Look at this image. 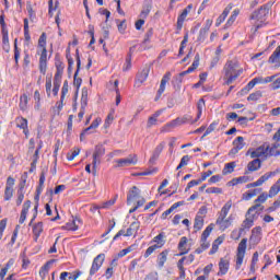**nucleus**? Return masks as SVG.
Returning <instances> with one entry per match:
<instances>
[{
	"label": "nucleus",
	"mask_w": 280,
	"mask_h": 280,
	"mask_svg": "<svg viewBox=\"0 0 280 280\" xmlns=\"http://www.w3.org/2000/svg\"><path fill=\"white\" fill-rule=\"evenodd\" d=\"M46 93L47 97H51V78L46 79Z\"/></svg>",
	"instance_id": "59"
},
{
	"label": "nucleus",
	"mask_w": 280,
	"mask_h": 280,
	"mask_svg": "<svg viewBox=\"0 0 280 280\" xmlns=\"http://www.w3.org/2000/svg\"><path fill=\"white\" fill-rule=\"evenodd\" d=\"M248 243V238H243L237 247L236 254V270L242 268V264H244V256L246 255V244Z\"/></svg>",
	"instance_id": "6"
},
{
	"label": "nucleus",
	"mask_w": 280,
	"mask_h": 280,
	"mask_svg": "<svg viewBox=\"0 0 280 280\" xmlns=\"http://www.w3.org/2000/svg\"><path fill=\"white\" fill-rule=\"evenodd\" d=\"M139 194H141V190L137 186H133L127 195V205H132V201L139 198Z\"/></svg>",
	"instance_id": "20"
},
{
	"label": "nucleus",
	"mask_w": 280,
	"mask_h": 280,
	"mask_svg": "<svg viewBox=\"0 0 280 280\" xmlns=\"http://www.w3.org/2000/svg\"><path fill=\"white\" fill-rule=\"evenodd\" d=\"M219 272L218 276L220 275H226L229 272V260L221 258L219 262Z\"/></svg>",
	"instance_id": "27"
},
{
	"label": "nucleus",
	"mask_w": 280,
	"mask_h": 280,
	"mask_svg": "<svg viewBox=\"0 0 280 280\" xmlns=\"http://www.w3.org/2000/svg\"><path fill=\"white\" fill-rule=\"evenodd\" d=\"M202 226H205V219L200 215H197L195 218L194 229H196L197 231H200Z\"/></svg>",
	"instance_id": "39"
},
{
	"label": "nucleus",
	"mask_w": 280,
	"mask_h": 280,
	"mask_svg": "<svg viewBox=\"0 0 280 280\" xmlns=\"http://www.w3.org/2000/svg\"><path fill=\"white\" fill-rule=\"evenodd\" d=\"M231 10H233V4H228V7L223 10L222 14L217 20V23H215L217 27L222 25V23H224Z\"/></svg>",
	"instance_id": "21"
},
{
	"label": "nucleus",
	"mask_w": 280,
	"mask_h": 280,
	"mask_svg": "<svg viewBox=\"0 0 280 280\" xmlns=\"http://www.w3.org/2000/svg\"><path fill=\"white\" fill-rule=\"evenodd\" d=\"M187 10H183L182 14L178 16L177 19V31L180 32V30H183V24L185 23V19H187Z\"/></svg>",
	"instance_id": "33"
},
{
	"label": "nucleus",
	"mask_w": 280,
	"mask_h": 280,
	"mask_svg": "<svg viewBox=\"0 0 280 280\" xmlns=\"http://www.w3.org/2000/svg\"><path fill=\"white\" fill-rule=\"evenodd\" d=\"M200 65V55H196L195 56V60L191 65V67H189L186 71L180 72L179 74L175 75L173 79V84L174 86H180V84H183V78H185V75L192 73V71H196V69H198V66Z\"/></svg>",
	"instance_id": "2"
},
{
	"label": "nucleus",
	"mask_w": 280,
	"mask_h": 280,
	"mask_svg": "<svg viewBox=\"0 0 280 280\" xmlns=\"http://www.w3.org/2000/svg\"><path fill=\"white\" fill-rule=\"evenodd\" d=\"M69 93V81H65L61 89V102H65V97Z\"/></svg>",
	"instance_id": "49"
},
{
	"label": "nucleus",
	"mask_w": 280,
	"mask_h": 280,
	"mask_svg": "<svg viewBox=\"0 0 280 280\" xmlns=\"http://www.w3.org/2000/svg\"><path fill=\"white\" fill-rule=\"evenodd\" d=\"M117 23V27H118V32H120V34H124V32H126V20H122L121 22H119V20H116Z\"/></svg>",
	"instance_id": "55"
},
{
	"label": "nucleus",
	"mask_w": 280,
	"mask_h": 280,
	"mask_svg": "<svg viewBox=\"0 0 280 280\" xmlns=\"http://www.w3.org/2000/svg\"><path fill=\"white\" fill-rule=\"evenodd\" d=\"M269 150H270V144L264 143L262 145L258 147L254 151L248 150L246 155L248 156L249 154L250 159H254V160L260 159V156L268 159V156H270Z\"/></svg>",
	"instance_id": "4"
},
{
	"label": "nucleus",
	"mask_w": 280,
	"mask_h": 280,
	"mask_svg": "<svg viewBox=\"0 0 280 280\" xmlns=\"http://www.w3.org/2000/svg\"><path fill=\"white\" fill-rule=\"evenodd\" d=\"M256 218H257V211L254 214H250V213L248 214V212H246L245 220L242 223V229H240V233H242L244 229H250L255 224Z\"/></svg>",
	"instance_id": "15"
},
{
	"label": "nucleus",
	"mask_w": 280,
	"mask_h": 280,
	"mask_svg": "<svg viewBox=\"0 0 280 280\" xmlns=\"http://www.w3.org/2000/svg\"><path fill=\"white\" fill-rule=\"evenodd\" d=\"M189 161H191V158L189 155H184L176 170H182V167L189 164Z\"/></svg>",
	"instance_id": "46"
},
{
	"label": "nucleus",
	"mask_w": 280,
	"mask_h": 280,
	"mask_svg": "<svg viewBox=\"0 0 280 280\" xmlns=\"http://www.w3.org/2000/svg\"><path fill=\"white\" fill-rule=\"evenodd\" d=\"M179 255H187L189 253V248L187 247V236H183L178 243Z\"/></svg>",
	"instance_id": "23"
},
{
	"label": "nucleus",
	"mask_w": 280,
	"mask_h": 280,
	"mask_svg": "<svg viewBox=\"0 0 280 280\" xmlns=\"http://www.w3.org/2000/svg\"><path fill=\"white\" fill-rule=\"evenodd\" d=\"M46 46H47V34L43 33L38 39V47H42V49H45Z\"/></svg>",
	"instance_id": "48"
},
{
	"label": "nucleus",
	"mask_w": 280,
	"mask_h": 280,
	"mask_svg": "<svg viewBox=\"0 0 280 280\" xmlns=\"http://www.w3.org/2000/svg\"><path fill=\"white\" fill-rule=\"evenodd\" d=\"M231 207H233V201L229 200L221 209L217 219V224L221 226V229H226L229 226V220H226V217L229 215V211H231Z\"/></svg>",
	"instance_id": "3"
},
{
	"label": "nucleus",
	"mask_w": 280,
	"mask_h": 280,
	"mask_svg": "<svg viewBox=\"0 0 280 280\" xmlns=\"http://www.w3.org/2000/svg\"><path fill=\"white\" fill-rule=\"evenodd\" d=\"M15 121H16L18 128H21L25 137H27L30 135V129L27 128V119L24 117H18Z\"/></svg>",
	"instance_id": "19"
},
{
	"label": "nucleus",
	"mask_w": 280,
	"mask_h": 280,
	"mask_svg": "<svg viewBox=\"0 0 280 280\" xmlns=\"http://www.w3.org/2000/svg\"><path fill=\"white\" fill-rule=\"evenodd\" d=\"M270 13V5L264 4L261 5L257 11H254L249 19L250 21H259L260 23H264L266 21V18Z\"/></svg>",
	"instance_id": "5"
},
{
	"label": "nucleus",
	"mask_w": 280,
	"mask_h": 280,
	"mask_svg": "<svg viewBox=\"0 0 280 280\" xmlns=\"http://www.w3.org/2000/svg\"><path fill=\"white\" fill-rule=\"evenodd\" d=\"M44 186H45V173L42 172L40 176H39V185L36 188V194L37 195L43 194V187Z\"/></svg>",
	"instance_id": "43"
},
{
	"label": "nucleus",
	"mask_w": 280,
	"mask_h": 280,
	"mask_svg": "<svg viewBox=\"0 0 280 280\" xmlns=\"http://www.w3.org/2000/svg\"><path fill=\"white\" fill-rule=\"evenodd\" d=\"M105 154L106 148H104V144H96L93 152L92 165H94V167H97V165L102 163V156H104Z\"/></svg>",
	"instance_id": "7"
},
{
	"label": "nucleus",
	"mask_w": 280,
	"mask_h": 280,
	"mask_svg": "<svg viewBox=\"0 0 280 280\" xmlns=\"http://www.w3.org/2000/svg\"><path fill=\"white\" fill-rule=\"evenodd\" d=\"M207 34H209L208 27H203L199 31V36L197 40L199 43H205V38H207Z\"/></svg>",
	"instance_id": "45"
},
{
	"label": "nucleus",
	"mask_w": 280,
	"mask_h": 280,
	"mask_svg": "<svg viewBox=\"0 0 280 280\" xmlns=\"http://www.w3.org/2000/svg\"><path fill=\"white\" fill-rule=\"evenodd\" d=\"M137 154H130L126 159L116 160V167H129V165H137Z\"/></svg>",
	"instance_id": "11"
},
{
	"label": "nucleus",
	"mask_w": 280,
	"mask_h": 280,
	"mask_svg": "<svg viewBox=\"0 0 280 280\" xmlns=\"http://www.w3.org/2000/svg\"><path fill=\"white\" fill-rule=\"evenodd\" d=\"M222 242H224V240L222 237H218L213 244H212V248L210 250V255H215V253H218V248L219 245L222 244Z\"/></svg>",
	"instance_id": "41"
},
{
	"label": "nucleus",
	"mask_w": 280,
	"mask_h": 280,
	"mask_svg": "<svg viewBox=\"0 0 280 280\" xmlns=\"http://www.w3.org/2000/svg\"><path fill=\"white\" fill-rule=\"evenodd\" d=\"M257 100H261V92H255L249 94V96L247 97L248 102H257Z\"/></svg>",
	"instance_id": "51"
},
{
	"label": "nucleus",
	"mask_w": 280,
	"mask_h": 280,
	"mask_svg": "<svg viewBox=\"0 0 280 280\" xmlns=\"http://www.w3.org/2000/svg\"><path fill=\"white\" fill-rule=\"evenodd\" d=\"M187 10H183L182 14L178 16L177 19V31L180 32V30H183V24L185 23V19H187Z\"/></svg>",
	"instance_id": "32"
},
{
	"label": "nucleus",
	"mask_w": 280,
	"mask_h": 280,
	"mask_svg": "<svg viewBox=\"0 0 280 280\" xmlns=\"http://www.w3.org/2000/svg\"><path fill=\"white\" fill-rule=\"evenodd\" d=\"M25 198V192H23V190H18V198H16V207H21V205L23 203V200Z\"/></svg>",
	"instance_id": "54"
},
{
	"label": "nucleus",
	"mask_w": 280,
	"mask_h": 280,
	"mask_svg": "<svg viewBox=\"0 0 280 280\" xmlns=\"http://www.w3.org/2000/svg\"><path fill=\"white\" fill-rule=\"evenodd\" d=\"M171 78H172V72H166L163 75V78L161 80L160 88H159L158 93L154 98L155 102H159L161 100V96L163 95V93H165V86H166L167 82H170Z\"/></svg>",
	"instance_id": "9"
},
{
	"label": "nucleus",
	"mask_w": 280,
	"mask_h": 280,
	"mask_svg": "<svg viewBox=\"0 0 280 280\" xmlns=\"http://www.w3.org/2000/svg\"><path fill=\"white\" fill-rule=\"evenodd\" d=\"M174 121L178 128V126H183V124H187V121H190V124H191L192 120H191V116L185 115L183 117H177L176 119H174Z\"/></svg>",
	"instance_id": "36"
},
{
	"label": "nucleus",
	"mask_w": 280,
	"mask_h": 280,
	"mask_svg": "<svg viewBox=\"0 0 280 280\" xmlns=\"http://www.w3.org/2000/svg\"><path fill=\"white\" fill-rule=\"evenodd\" d=\"M24 38L27 42H30L32 38L30 36V21L27 20V18L24 19Z\"/></svg>",
	"instance_id": "42"
},
{
	"label": "nucleus",
	"mask_w": 280,
	"mask_h": 280,
	"mask_svg": "<svg viewBox=\"0 0 280 280\" xmlns=\"http://www.w3.org/2000/svg\"><path fill=\"white\" fill-rule=\"evenodd\" d=\"M26 10L30 21L34 23V20L36 19V11L32 8V2L26 3Z\"/></svg>",
	"instance_id": "38"
},
{
	"label": "nucleus",
	"mask_w": 280,
	"mask_h": 280,
	"mask_svg": "<svg viewBox=\"0 0 280 280\" xmlns=\"http://www.w3.org/2000/svg\"><path fill=\"white\" fill-rule=\"evenodd\" d=\"M244 145H246V143L244 142V137H242V136L237 137L233 141L234 148L231 149V151L229 152V155L235 156V154H237V152H240V150H244Z\"/></svg>",
	"instance_id": "12"
},
{
	"label": "nucleus",
	"mask_w": 280,
	"mask_h": 280,
	"mask_svg": "<svg viewBox=\"0 0 280 280\" xmlns=\"http://www.w3.org/2000/svg\"><path fill=\"white\" fill-rule=\"evenodd\" d=\"M100 124H102V118H96L95 120H93L90 127L85 128V132H89L90 130H94L100 126Z\"/></svg>",
	"instance_id": "50"
},
{
	"label": "nucleus",
	"mask_w": 280,
	"mask_h": 280,
	"mask_svg": "<svg viewBox=\"0 0 280 280\" xmlns=\"http://www.w3.org/2000/svg\"><path fill=\"white\" fill-rule=\"evenodd\" d=\"M183 206H185V201L175 202L170 209L162 213V220H166L167 215H170L175 209H178V207Z\"/></svg>",
	"instance_id": "28"
},
{
	"label": "nucleus",
	"mask_w": 280,
	"mask_h": 280,
	"mask_svg": "<svg viewBox=\"0 0 280 280\" xmlns=\"http://www.w3.org/2000/svg\"><path fill=\"white\" fill-rule=\"evenodd\" d=\"M148 75H150V67H145L140 73H138L136 80L137 86H141L142 82L148 80Z\"/></svg>",
	"instance_id": "18"
},
{
	"label": "nucleus",
	"mask_w": 280,
	"mask_h": 280,
	"mask_svg": "<svg viewBox=\"0 0 280 280\" xmlns=\"http://www.w3.org/2000/svg\"><path fill=\"white\" fill-rule=\"evenodd\" d=\"M261 167V160L254 159L247 164L248 172H257Z\"/></svg>",
	"instance_id": "29"
},
{
	"label": "nucleus",
	"mask_w": 280,
	"mask_h": 280,
	"mask_svg": "<svg viewBox=\"0 0 280 280\" xmlns=\"http://www.w3.org/2000/svg\"><path fill=\"white\" fill-rule=\"evenodd\" d=\"M187 10H183L182 14L178 16L177 19V31L180 32V30H183V24L185 23V19H187Z\"/></svg>",
	"instance_id": "34"
},
{
	"label": "nucleus",
	"mask_w": 280,
	"mask_h": 280,
	"mask_svg": "<svg viewBox=\"0 0 280 280\" xmlns=\"http://www.w3.org/2000/svg\"><path fill=\"white\" fill-rule=\"evenodd\" d=\"M106 259V255L104 254H98L93 262H92V267L90 269V276L93 277V275H95V272H97V270H100V268H102V265L104 264V260Z\"/></svg>",
	"instance_id": "10"
},
{
	"label": "nucleus",
	"mask_w": 280,
	"mask_h": 280,
	"mask_svg": "<svg viewBox=\"0 0 280 280\" xmlns=\"http://www.w3.org/2000/svg\"><path fill=\"white\" fill-rule=\"evenodd\" d=\"M211 231H213V225L210 224L206 228V230L202 232L201 234V240H207V237H209V235H211Z\"/></svg>",
	"instance_id": "52"
},
{
	"label": "nucleus",
	"mask_w": 280,
	"mask_h": 280,
	"mask_svg": "<svg viewBox=\"0 0 280 280\" xmlns=\"http://www.w3.org/2000/svg\"><path fill=\"white\" fill-rule=\"evenodd\" d=\"M269 156H280V140H275V143L269 145Z\"/></svg>",
	"instance_id": "22"
},
{
	"label": "nucleus",
	"mask_w": 280,
	"mask_h": 280,
	"mask_svg": "<svg viewBox=\"0 0 280 280\" xmlns=\"http://www.w3.org/2000/svg\"><path fill=\"white\" fill-rule=\"evenodd\" d=\"M205 106V101L202 98L199 100V102L197 103V118L195 120L191 121V124H196V121H198V119H200V117H202V108Z\"/></svg>",
	"instance_id": "37"
},
{
	"label": "nucleus",
	"mask_w": 280,
	"mask_h": 280,
	"mask_svg": "<svg viewBox=\"0 0 280 280\" xmlns=\"http://www.w3.org/2000/svg\"><path fill=\"white\" fill-rule=\"evenodd\" d=\"M206 194H222V188L210 187L206 189Z\"/></svg>",
	"instance_id": "63"
},
{
	"label": "nucleus",
	"mask_w": 280,
	"mask_h": 280,
	"mask_svg": "<svg viewBox=\"0 0 280 280\" xmlns=\"http://www.w3.org/2000/svg\"><path fill=\"white\" fill-rule=\"evenodd\" d=\"M21 58V50H19V46L16 45V39L14 43V60L15 65H19V59Z\"/></svg>",
	"instance_id": "56"
},
{
	"label": "nucleus",
	"mask_w": 280,
	"mask_h": 280,
	"mask_svg": "<svg viewBox=\"0 0 280 280\" xmlns=\"http://www.w3.org/2000/svg\"><path fill=\"white\" fill-rule=\"evenodd\" d=\"M5 226H8V219H2L0 221V240L3 237V231H5Z\"/></svg>",
	"instance_id": "57"
},
{
	"label": "nucleus",
	"mask_w": 280,
	"mask_h": 280,
	"mask_svg": "<svg viewBox=\"0 0 280 280\" xmlns=\"http://www.w3.org/2000/svg\"><path fill=\"white\" fill-rule=\"evenodd\" d=\"M80 275H82V271L80 270H77L74 272H69L68 280H77L80 277Z\"/></svg>",
	"instance_id": "62"
},
{
	"label": "nucleus",
	"mask_w": 280,
	"mask_h": 280,
	"mask_svg": "<svg viewBox=\"0 0 280 280\" xmlns=\"http://www.w3.org/2000/svg\"><path fill=\"white\" fill-rule=\"evenodd\" d=\"M140 228H141V223L139 221H133L130 224V226L127 229L125 237H132V235H137Z\"/></svg>",
	"instance_id": "17"
},
{
	"label": "nucleus",
	"mask_w": 280,
	"mask_h": 280,
	"mask_svg": "<svg viewBox=\"0 0 280 280\" xmlns=\"http://www.w3.org/2000/svg\"><path fill=\"white\" fill-rule=\"evenodd\" d=\"M40 233H43V222H38L33 226V235L35 242H38V237H40Z\"/></svg>",
	"instance_id": "31"
},
{
	"label": "nucleus",
	"mask_w": 280,
	"mask_h": 280,
	"mask_svg": "<svg viewBox=\"0 0 280 280\" xmlns=\"http://www.w3.org/2000/svg\"><path fill=\"white\" fill-rule=\"evenodd\" d=\"M80 224H82V219L80 217H72V221L62 225V231H78L80 229Z\"/></svg>",
	"instance_id": "13"
},
{
	"label": "nucleus",
	"mask_w": 280,
	"mask_h": 280,
	"mask_svg": "<svg viewBox=\"0 0 280 280\" xmlns=\"http://www.w3.org/2000/svg\"><path fill=\"white\" fill-rule=\"evenodd\" d=\"M174 128H177L176 121L172 120L162 127L161 132H170V130H174Z\"/></svg>",
	"instance_id": "44"
},
{
	"label": "nucleus",
	"mask_w": 280,
	"mask_h": 280,
	"mask_svg": "<svg viewBox=\"0 0 280 280\" xmlns=\"http://www.w3.org/2000/svg\"><path fill=\"white\" fill-rule=\"evenodd\" d=\"M151 242L154 243L158 248H163V246H165V233L161 232Z\"/></svg>",
	"instance_id": "26"
},
{
	"label": "nucleus",
	"mask_w": 280,
	"mask_h": 280,
	"mask_svg": "<svg viewBox=\"0 0 280 280\" xmlns=\"http://www.w3.org/2000/svg\"><path fill=\"white\" fill-rule=\"evenodd\" d=\"M272 176H277V171L268 172L260 176L256 182L252 183L253 187H261V184L266 183Z\"/></svg>",
	"instance_id": "16"
},
{
	"label": "nucleus",
	"mask_w": 280,
	"mask_h": 280,
	"mask_svg": "<svg viewBox=\"0 0 280 280\" xmlns=\"http://www.w3.org/2000/svg\"><path fill=\"white\" fill-rule=\"evenodd\" d=\"M224 79L225 84L230 85L233 84V82H235L236 78H240V75H242V73H244V69L240 68V63L237 61H233V60H229L224 68Z\"/></svg>",
	"instance_id": "1"
},
{
	"label": "nucleus",
	"mask_w": 280,
	"mask_h": 280,
	"mask_svg": "<svg viewBox=\"0 0 280 280\" xmlns=\"http://www.w3.org/2000/svg\"><path fill=\"white\" fill-rule=\"evenodd\" d=\"M159 246L152 245L149 248H147L145 253H144V257L145 259H148V257H150V255H152V253H154V250H158Z\"/></svg>",
	"instance_id": "61"
},
{
	"label": "nucleus",
	"mask_w": 280,
	"mask_h": 280,
	"mask_svg": "<svg viewBox=\"0 0 280 280\" xmlns=\"http://www.w3.org/2000/svg\"><path fill=\"white\" fill-rule=\"evenodd\" d=\"M82 62L80 61V54L77 50V71L74 72L73 85L77 88V91H80V86H82V78L78 77L80 73V67Z\"/></svg>",
	"instance_id": "14"
},
{
	"label": "nucleus",
	"mask_w": 280,
	"mask_h": 280,
	"mask_svg": "<svg viewBox=\"0 0 280 280\" xmlns=\"http://www.w3.org/2000/svg\"><path fill=\"white\" fill-rule=\"evenodd\" d=\"M150 10H151L150 7L142 9L139 18L142 19L143 21H145V19H148V15L150 14Z\"/></svg>",
	"instance_id": "60"
},
{
	"label": "nucleus",
	"mask_w": 280,
	"mask_h": 280,
	"mask_svg": "<svg viewBox=\"0 0 280 280\" xmlns=\"http://www.w3.org/2000/svg\"><path fill=\"white\" fill-rule=\"evenodd\" d=\"M27 102H28V98H27V94H23L21 95L20 97V110H27Z\"/></svg>",
	"instance_id": "40"
},
{
	"label": "nucleus",
	"mask_w": 280,
	"mask_h": 280,
	"mask_svg": "<svg viewBox=\"0 0 280 280\" xmlns=\"http://www.w3.org/2000/svg\"><path fill=\"white\" fill-rule=\"evenodd\" d=\"M12 196H14V188L5 187L4 189V200H12Z\"/></svg>",
	"instance_id": "47"
},
{
	"label": "nucleus",
	"mask_w": 280,
	"mask_h": 280,
	"mask_svg": "<svg viewBox=\"0 0 280 280\" xmlns=\"http://www.w3.org/2000/svg\"><path fill=\"white\" fill-rule=\"evenodd\" d=\"M257 80L253 79L248 84H247V88L246 89H243L241 91L242 95H244V93H248V91H250V89H253L255 86Z\"/></svg>",
	"instance_id": "58"
},
{
	"label": "nucleus",
	"mask_w": 280,
	"mask_h": 280,
	"mask_svg": "<svg viewBox=\"0 0 280 280\" xmlns=\"http://www.w3.org/2000/svg\"><path fill=\"white\" fill-rule=\"evenodd\" d=\"M167 255H170V249H164L159 254L156 259L159 268H163V266H165V261H167Z\"/></svg>",
	"instance_id": "24"
},
{
	"label": "nucleus",
	"mask_w": 280,
	"mask_h": 280,
	"mask_svg": "<svg viewBox=\"0 0 280 280\" xmlns=\"http://www.w3.org/2000/svg\"><path fill=\"white\" fill-rule=\"evenodd\" d=\"M211 231H213V225L210 224L206 228V230L202 232L201 234V240H207V237H209V235H211Z\"/></svg>",
	"instance_id": "53"
},
{
	"label": "nucleus",
	"mask_w": 280,
	"mask_h": 280,
	"mask_svg": "<svg viewBox=\"0 0 280 280\" xmlns=\"http://www.w3.org/2000/svg\"><path fill=\"white\" fill-rule=\"evenodd\" d=\"M86 106H89V90L83 89L81 96V109L78 114L79 121H82L84 113H86Z\"/></svg>",
	"instance_id": "8"
},
{
	"label": "nucleus",
	"mask_w": 280,
	"mask_h": 280,
	"mask_svg": "<svg viewBox=\"0 0 280 280\" xmlns=\"http://www.w3.org/2000/svg\"><path fill=\"white\" fill-rule=\"evenodd\" d=\"M233 172H235V162H230L225 164L222 174L226 176L228 174H233Z\"/></svg>",
	"instance_id": "35"
},
{
	"label": "nucleus",
	"mask_w": 280,
	"mask_h": 280,
	"mask_svg": "<svg viewBox=\"0 0 280 280\" xmlns=\"http://www.w3.org/2000/svg\"><path fill=\"white\" fill-rule=\"evenodd\" d=\"M165 148V142H161L153 151V154L150 159V163H154V161H156V159H159V156H161V152H163Z\"/></svg>",
	"instance_id": "25"
},
{
	"label": "nucleus",
	"mask_w": 280,
	"mask_h": 280,
	"mask_svg": "<svg viewBox=\"0 0 280 280\" xmlns=\"http://www.w3.org/2000/svg\"><path fill=\"white\" fill-rule=\"evenodd\" d=\"M78 154H80V149H74L71 154L67 155L68 161H73V159H75V156H78Z\"/></svg>",
	"instance_id": "64"
},
{
	"label": "nucleus",
	"mask_w": 280,
	"mask_h": 280,
	"mask_svg": "<svg viewBox=\"0 0 280 280\" xmlns=\"http://www.w3.org/2000/svg\"><path fill=\"white\" fill-rule=\"evenodd\" d=\"M280 191V178L269 189L268 198H275Z\"/></svg>",
	"instance_id": "30"
}]
</instances>
